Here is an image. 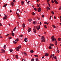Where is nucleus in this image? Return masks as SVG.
Segmentation results:
<instances>
[{"instance_id":"0e129e2a","label":"nucleus","mask_w":61,"mask_h":61,"mask_svg":"<svg viewBox=\"0 0 61 61\" xmlns=\"http://www.w3.org/2000/svg\"><path fill=\"white\" fill-rule=\"evenodd\" d=\"M44 16H45L44 15H42V17H44Z\"/></svg>"},{"instance_id":"4d7b16f0","label":"nucleus","mask_w":61,"mask_h":61,"mask_svg":"<svg viewBox=\"0 0 61 61\" xmlns=\"http://www.w3.org/2000/svg\"><path fill=\"white\" fill-rule=\"evenodd\" d=\"M2 24H1V23H0V26H2Z\"/></svg>"},{"instance_id":"2eb2a0df","label":"nucleus","mask_w":61,"mask_h":61,"mask_svg":"<svg viewBox=\"0 0 61 61\" xmlns=\"http://www.w3.org/2000/svg\"><path fill=\"white\" fill-rule=\"evenodd\" d=\"M55 41H56L55 42V45H56H56H57V41H56V40Z\"/></svg>"},{"instance_id":"864d4df0","label":"nucleus","mask_w":61,"mask_h":61,"mask_svg":"<svg viewBox=\"0 0 61 61\" xmlns=\"http://www.w3.org/2000/svg\"><path fill=\"white\" fill-rule=\"evenodd\" d=\"M13 2H14V3H15V0H14L13 1Z\"/></svg>"},{"instance_id":"412c9836","label":"nucleus","mask_w":61,"mask_h":61,"mask_svg":"<svg viewBox=\"0 0 61 61\" xmlns=\"http://www.w3.org/2000/svg\"><path fill=\"white\" fill-rule=\"evenodd\" d=\"M30 52V53H33V52H34V51H33V50H31Z\"/></svg>"},{"instance_id":"a18cd8bd","label":"nucleus","mask_w":61,"mask_h":61,"mask_svg":"<svg viewBox=\"0 0 61 61\" xmlns=\"http://www.w3.org/2000/svg\"><path fill=\"white\" fill-rule=\"evenodd\" d=\"M54 58L55 59H56V56H55Z\"/></svg>"},{"instance_id":"37998d69","label":"nucleus","mask_w":61,"mask_h":61,"mask_svg":"<svg viewBox=\"0 0 61 61\" xmlns=\"http://www.w3.org/2000/svg\"><path fill=\"white\" fill-rule=\"evenodd\" d=\"M9 34H7V35H6L5 36H9Z\"/></svg>"},{"instance_id":"4468645a","label":"nucleus","mask_w":61,"mask_h":61,"mask_svg":"<svg viewBox=\"0 0 61 61\" xmlns=\"http://www.w3.org/2000/svg\"><path fill=\"white\" fill-rule=\"evenodd\" d=\"M24 40L25 41V42H27V38H25L24 39Z\"/></svg>"},{"instance_id":"ea45409f","label":"nucleus","mask_w":61,"mask_h":61,"mask_svg":"<svg viewBox=\"0 0 61 61\" xmlns=\"http://www.w3.org/2000/svg\"><path fill=\"white\" fill-rule=\"evenodd\" d=\"M12 38V37H9V39H11Z\"/></svg>"},{"instance_id":"f8f14e48","label":"nucleus","mask_w":61,"mask_h":61,"mask_svg":"<svg viewBox=\"0 0 61 61\" xmlns=\"http://www.w3.org/2000/svg\"><path fill=\"white\" fill-rule=\"evenodd\" d=\"M17 13H19V12H20V10L19 9H18L17 10Z\"/></svg>"},{"instance_id":"423d86ee","label":"nucleus","mask_w":61,"mask_h":61,"mask_svg":"<svg viewBox=\"0 0 61 61\" xmlns=\"http://www.w3.org/2000/svg\"><path fill=\"white\" fill-rule=\"evenodd\" d=\"M16 15H17V16L18 18H19V17H20V15H19V14H18V13L17 12V11H16Z\"/></svg>"},{"instance_id":"f257e3e1","label":"nucleus","mask_w":61,"mask_h":61,"mask_svg":"<svg viewBox=\"0 0 61 61\" xmlns=\"http://www.w3.org/2000/svg\"><path fill=\"white\" fill-rule=\"evenodd\" d=\"M51 40H52V42H53V41H55L56 40V38L54 37V36H52L51 37Z\"/></svg>"},{"instance_id":"680f3d73","label":"nucleus","mask_w":61,"mask_h":61,"mask_svg":"<svg viewBox=\"0 0 61 61\" xmlns=\"http://www.w3.org/2000/svg\"><path fill=\"white\" fill-rule=\"evenodd\" d=\"M54 19H56V16H54Z\"/></svg>"},{"instance_id":"f704fd0d","label":"nucleus","mask_w":61,"mask_h":61,"mask_svg":"<svg viewBox=\"0 0 61 61\" xmlns=\"http://www.w3.org/2000/svg\"><path fill=\"white\" fill-rule=\"evenodd\" d=\"M3 19L4 20H5V19H6L7 18H5V17H4L3 18Z\"/></svg>"},{"instance_id":"5fc2aeb1","label":"nucleus","mask_w":61,"mask_h":61,"mask_svg":"<svg viewBox=\"0 0 61 61\" xmlns=\"http://www.w3.org/2000/svg\"><path fill=\"white\" fill-rule=\"evenodd\" d=\"M27 3V4H29V3H30V1H28Z\"/></svg>"},{"instance_id":"5701e85b","label":"nucleus","mask_w":61,"mask_h":61,"mask_svg":"<svg viewBox=\"0 0 61 61\" xmlns=\"http://www.w3.org/2000/svg\"><path fill=\"white\" fill-rule=\"evenodd\" d=\"M58 39L59 41H61V38H58Z\"/></svg>"},{"instance_id":"20e7f679","label":"nucleus","mask_w":61,"mask_h":61,"mask_svg":"<svg viewBox=\"0 0 61 61\" xmlns=\"http://www.w3.org/2000/svg\"><path fill=\"white\" fill-rule=\"evenodd\" d=\"M39 26H37L36 27V28L37 29V30H39V29H40V25H39Z\"/></svg>"},{"instance_id":"e2e57ef3","label":"nucleus","mask_w":61,"mask_h":61,"mask_svg":"<svg viewBox=\"0 0 61 61\" xmlns=\"http://www.w3.org/2000/svg\"><path fill=\"white\" fill-rule=\"evenodd\" d=\"M38 20H39L40 19V18H37Z\"/></svg>"},{"instance_id":"f3484780","label":"nucleus","mask_w":61,"mask_h":61,"mask_svg":"<svg viewBox=\"0 0 61 61\" xmlns=\"http://www.w3.org/2000/svg\"><path fill=\"white\" fill-rule=\"evenodd\" d=\"M54 1L56 4H58V2H57L56 0H54Z\"/></svg>"},{"instance_id":"9b49d317","label":"nucleus","mask_w":61,"mask_h":61,"mask_svg":"<svg viewBox=\"0 0 61 61\" xmlns=\"http://www.w3.org/2000/svg\"><path fill=\"white\" fill-rule=\"evenodd\" d=\"M33 30L34 33H35V34H36V29H34Z\"/></svg>"},{"instance_id":"13d9d810","label":"nucleus","mask_w":61,"mask_h":61,"mask_svg":"<svg viewBox=\"0 0 61 61\" xmlns=\"http://www.w3.org/2000/svg\"><path fill=\"white\" fill-rule=\"evenodd\" d=\"M61 6L59 8V9L60 10H61Z\"/></svg>"},{"instance_id":"69168bd1","label":"nucleus","mask_w":61,"mask_h":61,"mask_svg":"<svg viewBox=\"0 0 61 61\" xmlns=\"http://www.w3.org/2000/svg\"><path fill=\"white\" fill-rule=\"evenodd\" d=\"M42 24V23H41V22H40V25H41Z\"/></svg>"},{"instance_id":"a19ab883","label":"nucleus","mask_w":61,"mask_h":61,"mask_svg":"<svg viewBox=\"0 0 61 61\" xmlns=\"http://www.w3.org/2000/svg\"><path fill=\"white\" fill-rule=\"evenodd\" d=\"M13 42L15 44H16V43H17V42H16V41H13Z\"/></svg>"},{"instance_id":"f03ea898","label":"nucleus","mask_w":61,"mask_h":61,"mask_svg":"<svg viewBox=\"0 0 61 61\" xmlns=\"http://www.w3.org/2000/svg\"><path fill=\"white\" fill-rule=\"evenodd\" d=\"M21 47V46H18V47H17L16 48V51H19V49H20V48Z\"/></svg>"},{"instance_id":"2f4dec72","label":"nucleus","mask_w":61,"mask_h":61,"mask_svg":"<svg viewBox=\"0 0 61 61\" xmlns=\"http://www.w3.org/2000/svg\"><path fill=\"white\" fill-rule=\"evenodd\" d=\"M52 26L54 28H56V26H55L54 25H52Z\"/></svg>"},{"instance_id":"603ef678","label":"nucleus","mask_w":61,"mask_h":61,"mask_svg":"<svg viewBox=\"0 0 61 61\" xmlns=\"http://www.w3.org/2000/svg\"><path fill=\"white\" fill-rule=\"evenodd\" d=\"M44 57H45L44 56H42V57L41 58L42 59H43L44 58Z\"/></svg>"},{"instance_id":"9d476101","label":"nucleus","mask_w":61,"mask_h":61,"mask_svg":"<svg viewBox=\"0 0 61 61\" xmlns=\"http://www.w3.org/2000/svg\"><path fill=\"white\" fill-rule=\"evenodd\" d=\"M1 51L2 53H5V50L3 49H2Z\"/></svg>"},{"instance_id":"0eeeda50","label":"nucleus","mask_w":61,"mask_h":61,"mask_svg":"<svg viewBox=\"0 0 61 61\" xmlns=\"http://www.w3.org/2000/svg\"><path fill=\"white\" fill-rule=\"evenodd\" d=\"M45 55H44V56H48L49 55L48 54L46 53H45Z\"/></svg>"},{"instance_id":"8fccbe9b","label":"nucleus","mask_w":61,"mask_h":61,"mask_svg":"<svg viewBox=\"0 0 61 61\" xmlns=\"http://www.w3.org/2000/svg\"><path fill=\"white\" fill-rule=\"evenodd\" d=\"M57 51L58 53H59V50H57Z\"/></svg>"},{"instance_id":"79ce46f5","label":"nucleus","mask_w":61,"mask_h":61,"mask_svg":"<svg viewBox=\"0 0 61 61\" xmlns=\"http://www.w3.org/2000/svg\"><path fill=\"white\" fill-rule=\"evenodd\" d=\"M51 3L52 4H53V3H54V1H53V0H51Z\"/></svg>"},{"instance_id":"774afa93","label":"nucleus","mask_w":61,"mask_h":61,"mask_svg":"<svg viewBox=\"0 0 61 61\" xmlns=\"http://www.w3.org/2000/svg\"><path fill=\"white\" fill-rule=\"evenodd\" d=\"M31 61H34V59H32L31 60Z\"/></svg>"},{"instance_id":"473e14b6","label":"nucleus","mask_w":61,"mask_h":61,"mask_svg":"<svg viewBox=\"0 0 61 61\" xmlns=\"http://www.w3.org/2000/svg\"><path fill=\"white\" fill-rule=\"evenodd\" d=\"M10 52H12V51H13V50L12 49H10Z\"/></svg>"},{"instance_id":"4c0bfd02","label":"nucleus","mask_w":61,"mask_h":61,"mask_svg":"<svg viewBox=\"0 0 61 61\" xmlns=\"http://www.w3.org/2000/svg\"><path fill=\"white\" fill-rule=\"evenodd\" d=\"M4 15H5V17L6 18H7V16H6V15H5V14H4Z\"/></svg>"},{"instance_id":"de8ad7c7","label":"nucleus","mask_w":61,"mask_h":61,"mask_svg":"<svg viewBox=\"0 0 61 61\" xmlns=\"http://www.w3.org/2000/svg\"><path fill=\"white\" fill-rule=\"evenodd\" d=\"M52 54H51L50 56V58H52Z\"/></svg>"},{"instance_id":"39448f33","label":"nucleus","mask_w":61,"mask_h":61,"mask_svg":"<svg viewBox=\"0 0 61 61\" xmlns=\"http://www.w3.org/2000/svg\"><path fill=\"white\" fill-rule=\"evenodd\" d=\"M41 11V9L40 7H39L38 9V12H40V11Z\"/></svg>"},{"instance_id":"a878e982","label":"nucleus","mask_w":61,"mask_h":61,"mask_svg":"<svg viewBox=\"0 0 61 61\" xmlns=\"http://www.w3.org/2000/svg\"><path fill=\"white\" fill-rule=\"evenodd\" d=\"M21 5H23L24 4V1H22L21 2Z\"/></svg>"},{"instance_id":"052dcab7","label":"nucleus","mask_w":61,"mask_h":61,"mask_svg":"<svg viewBox=\"0 0 61 61\" xmlns=\"http://www.w3.org/2000/svg\"><path fill=\"white\" fill-rule=\"evenodd\" d=\"M22 61H26L24 59H23L22 60Z\"/></svg>"},{"instance_id":"c85d7f7f","label":"nucleus","mask_w":61,"mask_h":61,"mask_svg":"<svg viewBox=\"0 0 61 61\" xmlns=\"http://www.w3.org/2000/svg\"><path fill=\"white\" fill-rule=\"evenodd\" d=\"M19 40H18V38H17L15 40V41H17H17H18Z\"/></svg>"},{"instance_id":"7ed1b4c3","label":"nucleus","mask_w":61,"mask_h":61,"mask_svg":"<svg viewBox=\"0 0 61 61\" xmlns=\"http://www.w3.org/2000/svg\"><path fill=\"white\" fill-rule=\"evenodd\" d=\"M45 42V37L44 36H42L41 38V42Z\"/></svg>"},{"instance_id":"e433bc0d","label":"nucleus","mask_w":61,"mask_h":61,"mask_svg":"<svg viewBox=\"0 0 61 61\" xmlns=\"http://www.w3.org/2000/svg\"><path fill=\"white\" fill-rule=\"evenodd\" d=\"M16 27H15L13 29V31H15V29L16 28Z\"/></svg>"},{"instance_id":"dca6fc26","label":"nucleus","mask_w":61,"mask_h":61,"mask_svg":"<svg viewBox=\"0 0 61 61\" xmlns=\"http://www.w3.org/2000/svg\"><path fill=\"white\" fill-rule=\"evenodd\" d=\"M11 5L12 6H14V3L12 2L11 3Z\"/></svg>"},{"instance_id":"6ab92c4d","label":"nucleus","mask_w":61,"mask_h":61,"mask_svg":"<svg viewBox=\"0 0 61 61\" xmlns=\"http://www.w3.org/2000/svg\"><path fill=\"white\" fill-rule=\"evenodd\" d=\"M30 31H31V28H30L28 29V32H30Z\"/></svg>"},{"instance_id":"58836bf2","label":"nucleus","mask_w":61,"mask_h":61,"mask_svg":"<svg viewBox=\"0 0 61 61\" xmlns=\"http://www.w3.org/2000/svg\"><path fill=\"white\" fill-rule=\"evenodd\" d=\"M44 23L45 24H47V25H48V24H47V22H44Z\"/></svg>"},{"instance_id":"338daca9","label":"nucleus","mask_w":61,"mask_h":61,"mask_svg":"<svg viewBox=\"0 0 61 61\" xmlns=\"http://www.w3.org/2000/svg\"><path fill=\"white\" fill-rule=\"evenodd\" d=\"M52 56H53V57H54V56H55L54 55V54H53Z\"/></svg>"},{"instance_id":"bf43d9fd","label":"nucleus","mask_w":61,"mask_h":61,"mask_svg":"<svg viewBox=\"0 0 61 61\" xmlns=\"http://www.w3.org/2000/svg\"><path fill=\"white\" fill-rule=\"evenodd\" d=\"M7 5V4H6L5 5V7H6V5Z\"/></svg>"},{"instance_id":"09e8293b","label":"nucleus","mask_w":61,"mask_h":61,"mask_svg":"<svg viewBox=\"0 0 61 61\" xmlns=\"http://www.w3.org/2000/svg\"><path fill=\"white\" fill-rule=\"evenodd\" d=\"M34 9L35 11H37V10L36 9V8H34Z\"/></svg>"},{"instance_id":"c756f323","label":"nucleus","mask_w":61,"mask_h":61,"mask_svg":"<svg viewBox=\"0 0 61 61\" xmlns=\"http://www.w3.org/2000/svg\"><path fill=\"white\" fill-rule=\"evenodd\" d=\"M47 10H48V9H50V8L49 7H47Z\"/></svg>"},{"instance_id":"3c124183","label":"nucleus","mask_w":61,"mask_h":61,"mask_svg":"<svg viewBox=\"0 0 61 61\" xmlns=\"http://www.w3.org/2000/svg\"><path fill=\"white\" fill-rule=\"evenodd\" d=\"M19 37H23V35H21V36H20Z\"/></svg>"},{"instance_id":"aec40b11","label":"nucleus","mask_w":61,"mask_h":61,"mask_svg":"<svg viewBox=\"0 0 61 61\" xmlns=\"http://www.w3.org/2000/svg\"><path fill=\"white\" fill-rule=\"evenodd\" d=\"M31 14L32 15H35V13L34 12H32Z\"/></svg>"},{"instance_id":"49530a36","label":"nucleus","mask_w":61,"mask_h":61,"mask_svg":"<svg viewBox=\"0 0 61 61\" xmlns=\"http://www.w3.org/2000/svg\"><path fill=\"white\" fill-rule=\"evenodd\" d=\"M36 61H39L38 59L36 58Z\"/></svg>"},{"instance_id":"1a4fd4ad","label":"nucleus","mask_w":61,"mask_h":61,"mask_svg":"<svg viewBox=\"0 0 61 61\" xmlns=\"http://www.w3.org/2000/svg\"><path fill=\"white\" fill-rule=\"evenodd\" d=\"M15 56L16 59H18V55H16Z\"/></svg>"},{"instance_id":"7c9ffc66","label":"nucleus","mask_w":61,"mask_h":61,"mask_svg":"<svg viewBox=\"0 0 61 61\" xmlns=\"http://www.w3.org/2000/svg\"><path fill=\"white\" fill-rule=\"evenodd\" d=\"M49 49H52V47L51 46H49Z\"/></svg>"},{"instance_id":"b1692460","label":"nucleus","mask_w":61,"mask_h":61,"mask_svg":"<svg viewBox=\"0 0 61 61\" xmlns=\"http://www.w3.org/2000/svg\"><path fill=\"white\" fill-rule=\"evenodd\" d=\"M6 46L5 45H4V49H5V47H6Z\"/></svg>"},{"instance_id":"6e6552de","label":"nucleus","mask_w":61,"mask_h":61,"mask_svg":"<svg viewBox=\"0 0 61 61\" xmlns=\"http://www.w3.org/2000/svg\"><path fill=\"white\" fill-rule=\"evenodd\" d=\"M32 19H28V21H29V22H31V21H32Z\"/></svg>"},{"instance_id":"ddd939ff","label":"nucleus","mask_w":61,"mask_h":61,"mask_svg":"<svg viewBox=\"0 0 61 61\" xmlns=\"http://www.w3.org/2000/svg\"><path fill=\"white\" fill-rule=\"evenodd\" d=\"M22 27L23 28H25V24L23 23L22 24Z\"/></svg>"},{"instance_id":"72a5a7b5","label":"nucleus","mask_w":61,"mask_h":61,"mask_svg":"<svg viewBox=\"0 0 61 61\" xmlns=\"http://www.w3.org/2000/svg\"><path fill=\"white\" fill-rule=\"evenodd\" d=\"M47 4L49 6V7H50V4H49V3H47Z\"/></svg>"},{"instance_id":"6e6d98bb","label":"nucleus","mask_w":61,"mask_h":61,"mask_svg":"<svg viewBox=\"0 0 61 61\" xmlns=\"http://www.w3.org/2000/svg\"><path fill=\"white\" fill-rule=\"evenodd\" d=\"M37 7H39V5L38 4H37Z\"/></svg>"},{"instance_id":"4be33fe9","label":"nucleus","mask_w":61,"mask_h":61,"mask_svg":"<svg viewBox=\"0 0 61 61\" xmlns=\"http://www.w3.org/2000/svg\"><path fill=\"white\" fill-rule=\"evenodd\" d=\"M11 35L12 36H15V33H11Z\"/></svg>"},{"instance_id":"a211bd4d","label":"nucleus","mask_w":61,"mask_h":61,"mask_svg":"<svg viewBox=\"0 0 61 61\" xmlns=\"http://www.w3.org/2000/svg\"><path fill=\"white\" fill-rule=\"evenodd\" d=\"M33 24H36V21H34L33 22Z\"/></svg>"},{"instance_id":"c9c22d12","label":"nucleus","mask_w":61,"mask_h":61,"mask_svg":"<svg viewBox=\"0 0 61 61\" xmlns=\"http://www.w3.org/2000/svg\"><path fill=\"white\" fill-rule=\"evenodd\" d=\"M51 13L52 14H53V15H54V11H51Z\"/></svg>"},{"instance_id":"bb28decb","label":"nucleus","mask_w":61,"mask_h":61,"mask_svg":"<svg viewBox=\"0 0 61 61\" xmlns=\"http://www.w3.org/2000/svg\"><path fill=\"white\" fill-rule=\"evenodd\" d=\"M24 55H25V56H26V55H27V54H26V53H25V52H24Z\"/></svg>"},{"instance_id":"c03bdc74","label":"nucleus","mask_w":61,"mask_h":61,"mask_svg":"<svg viewBox=\"0 0 61 61\" xmlns=\"http://www.w3.org/2000/svg\"><path fill=\"white\" fill-rule=\"evenodd\" d=\"M44 27H45V28H46H46H47V27H46V25H44Z\"/></svg>"},{"instance_id":"cd10ccee","label":"nucleus","mask_w":61,"mask_h":61,"mask_svg":"<svg viewBox=\"0 0 61 61\" xmlns=\"http://www.w3.org/2000/svg\"><path fill=\"white\" fill-rule=\"evenodd\" d=\"M50 45L51 46H54V44H50Z\"/></svg>"},{"instance_id":"393cba45","label":"nucleus","mask_w":61,"mask_h":61,"mask_svg":"<svg viewBox=\"0 0 61 61\" xmlns=\"http://www.w3.org/2000/svg\"><path fill=\"white\" fill-rule=\"evenodd\" d=\"M34 56L36 57H38V55H34Z\"/></svg>"}]
</instances>
